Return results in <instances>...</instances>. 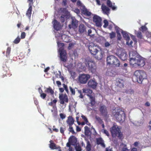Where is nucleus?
<instances>
[{"label":"nucleus","instance_id":"1","mask_svg":"<svg viewBox=\"0 0 151 151\" xmlns=\"http://www.w3.org/2000/svg\"><path fill=\"white\" fill-rule=\"evenodd\" d=\"M129 63L131 65L135 68L138 67H142L145 64V59L141 56L135 54L134 56L132 54L131 56V54H129Z\"/></svg>","mask_w":151,"mask_h":151},{"label":"nucleus","instance_id":"2","mask_svg":"<svg viewBox=\"0 0 151 151\" xmlns=\"http://www.w3.org/2000/svg\"><path fill=\"white\" fill-rule=\"evenodd\" d=\"M134 75L137 78V81L138 83H142L144 79L147 78V75L146 72L142 70H136L134 73Z\"/></svg>","mask_w":151,"mask_h":151},{"label":"nucleus","instance_id":"3","mask_svg":"<svg viewBox=\"0 0 151 151\" xmlns=\"http://www.w3.org/2000/svg\"><path fill=\"white\" fill-rule=\"evenodd\" d=\"M113 115L116 120L119 122H122L125 119V113L121 110H117L116 111L113 113Z\"/></svg>","mask_w":151,"mask_h":151},{"label":"nucleus","instance_id":"4","mask_svg":"<svg viewBox=\"0 0 151 151\" xmlns=\"http://www.w3.org/2000/svg\"><path fill=\"white\" fill-rule=\"evenodd\" d=\"M110 132L113 137L117 136L119 138L121 139L122 137V134L117 126L114 125L110 129Z\"/></svg>","mask_w":151,"mask_h":151},{"label":"nucleus","instance_id":"5","mask_svg":"<svg viewBox=\"0 0 151 151\" xmlns=\"http://www.w3.org/2000/svg\"><path fill=\"white\" fill-rule=\"evenodd\" d=\"M86 66L88 67L89 70L92 73H94L96 70V65L94 60L91 59H86L85 61Z\"/></svg>","mask_w":151,"mask_h":151},{"label":"nucleus","instance_id":"6","mask_svg":"<svg viewBox=\"0 0 151 151\" xmlns=\"http://www.w3.org/2000/svg\"><path fill=\"white\" fill-rule=\"evenodd\" d=\"M87 95L90 99L91 106H93L96 103L95 94L90 89H87Z\"/></svg>","mask_w":151,"mask_h":151},{"label":"nucleus","instance_id":"7","mask_svg":"<svg viewBox=\"0 0 151 151\" xmlns=\"http://www.w3.org/2000/svg\"><path fill=\"white\" fill-rule=\"evenodd\" d=\"M90 75L88 74H82L80 75L78 78L79 82L82 84H85L90 78Z\"/></svg>","mask_w":151,"mask_h":151},{"label":"nucleus","instance_id":"8","mask_svg":"<svg viewBox=\"0 0 151 151\" xmlns=\"http://www.w3.org/2000/svg\"><path fill=\"white\" fill-rule=\"evenodd\" d=\"M99 49V47L93 43H90L88 46V49L91 54L94 55L96 53Z\"/></svg>","mask_w":151,"mask_h":151},{"label":"nucleus","instance_id":"9","mask_svg":"<svg viewBox=\"0 0 151 151\" xmlns=\"http://www.w3.org/2000/svg\"><path fill=\"white\" fill-rule=\"evenodd\" d=\"M60 60L63 62H66L67 60V53L63 48H60L59 49Z\"/></svg>","mask_w":151,"mask_h":151},{"label":"nucleus","instance_id":"10","mask_svg":"<svg viewBox=\"0 0 151 151\" xmlns=\"http://www.w3.org/2000/svg\"><path fill=\"white\" fill-rule=\"evenodd\" d=\"M101 19L97 15H94L93 17V21L95 22L96 25L99 27L101 26Z\"/></svg>","mask_w":151,"mask_h":151},{"label":"nucleus","instance_id":"11","mask_svg":"<svg viewBox=\"0 0 151 151\" xmlns=\"http://www.w3.org/2000/svg\"><path fill=\"white\" fill-rule=\"evenodd\" d=\"M99 111L101 114L105 116L107 115L108 111L107 107L105 105H100L99 108Z\"/></svg>","mask_w":151,"mask_h":151},{"label":"nucleus","instance_id":"12","mask_svg":"<svg viewBox=\"0 0 151 151\" xmlns=\"http://www.w3.org/2000/svg\"><path fill=\"white\" fill-rule=\"evenodd\" d=\"M59 99L60 100V103L61 104H64L65 102L68 103V99L67 95L65 94L64 95L61 94L59 96Z\"/></svg>","mask_w":151,"mask_h":151},{"label":"nucleus","instance_id":"13","mask_svg":"<svg viewBox=\"0 0 151 151\" xmlns=\"http://www.w3.org/2000/svg\"><path fill=\"white\" fill-rule=\"evenodd\" d=\"M104 55V52L101 49L98 50L96 54L94 55L95 56V57L98 60H101L102 59Z\"/></svg>","mask_w":151,"mask_h":151},{"label":"nucleus","instance_id":"14","mask_svg":"<svg viewBox=\"0 0 151 151\" xmlns=\"http://www.w3.org/2000/svg\"><path fill=\"white\" fill-rule=\"evenodd\" d=\"M52 24L54 29L57 31H58L60 29V24L56 19H54L52 21Z\"/></svg>","mask_w":151,"mask_h":151},{"label":"nucleus","instance_id":"15","mask_svg":"<svg viewBox=\"0 0 151 151\" xmlns=\"http://www.w3.org/2000/svg\"><path fill=\"white\" fill-rule=\"evenodd\" d=\"M77 139L76 137L72 135L68 139V143L70 145H75L77 143Z\"/></svg>","mask_w":151,"mask_h":151},{"label":"nucleus","instance_id":"16","mask_svg":"<svg viewBox=\"0 0 151 151\" xmlns=\"http://www.w3.org/2000/svg\"><path fill=\"white\" fill-rule=\"evenodd\" d=\"M72 19L71 24L69 25V27L70 29L71 28H76L78 25V21L75 19L72 18Z\"/></svg>","mask_w":151,"mask_h":151},{"label":"nucleus","instance_id":"17","mask_svg":"<svg viewBox=\"0 0 151 151\" xmlns=\"http://www.w3.org/2000/svg\"><path fill=\"white\" fill-rule=\"evenodd\" d=\"M117 86L122 88L124 87V81L122 78H117L116 80Z\"/></svg>","mask_w":151,"mask_h":151},{"label":"nucleus","instance_id":"18","mask_svg":"<svg viewBox=\"0 0 151 151\" xmlns=\"http://www.w3.org/2000/svg\"><path fill=\"white\" fill-rule=\"evenodd\" d=\"M96 143L97 145H100L103 147L105 148V145L104 143V142L102 138L101 137L96 138Z\"/></svg>","mask_w":151,"mask_h":151},{"label":"nucleus","instance_id":"19","mask_svg":"<svg viewBox=\"0 0 151 151\" xmlns=\"http://www.w3.org/2000/svg\"><path fill=\"white\" fill-rule=\"evenodd\" d=\"M88 86L93 89L96 88L97 83L94 81L92 80H90L88 82Z\"/></svg>","mask_w":151,"mask_h":151},{"label":"nucleus","instance_id":"20","mask_svg":"<svg viewBox=\"0 0 151 151\" xmlns=\"http://www.w3.org/2000/svg\"><path fill=\"white\" fill-rule=\"evenodd\" d=\"M115 56L112 55L108 56L107 58V64L109 65H112L113 63V61L115 60Z\"/></svg>","mask_w":151,"mask_h":151},{"label":"nucleus","instance_id":"21","mask_svg":"<svg viewBox=\"0 0 151 151\" xmlns=\"http://www.w3.org/2000/svg\"><path fill=\"white\" fill-rule=\"evenodd\" d=\"M101 8L104 14L108 15L109 13L110 9L106 5L102 4Z\"/></svg>","mask_w":151,"mask_h":151},{"label":"nucleus","instance_id":"22","mask_svg":"<svg viewBox=\"0 0 151 151\" xmlns=\"http://www.w3.org/2000/svg\"><path fill=\"white\" fill-rule=\"evenodd\" d=\"M78 31L80 33H82L86 32V28L84 24H81L79 25Z\"/></svg>","mask_w":151,"mask_h":151},{"label":"nucleus","instance_id":"23","mask_svg":"<svg viewBox=\"0 0 151 151\" xmlns=\"http://www.w3.org/2000/svg\"><path fill=\"white\" fill-rule=\"evenodd\" d=\"M75 120L71 116H69L67 120V122L68 126L72 125L74 124Z\"/></svg>","mask_w":151,"mask_h":151},{"label":"nucleus","instance_id":"24","mask_svg":"<svg viewBox=\"0 0 151 151\" xmlns=\"http://www.w3.org/2000/svg\"><path fill=\"white\" fill-rule=\"evenodd\" d=\"M45 92L47 94H50L52 96H53L54 95V91L50 86H49L48 88H46Z\"/></svg>","mask_w":151,"mask_h":151},{"label":"nucleus","instance_id":"25","mask_svg":"<svg viewBox=\"0 0 151 151\" xmlns=\"http://www.w3.org/2000/svg\"><path fill=\"white\" fill-rule=\"evenodd\" d=\"M128 55L126 52H122L119 55L120 58L123 61L127 60Z\"/></svg>","mask_w":151,"mask_h":151},{"label":"nucleus","instance_id":"26","mask_svg":"<svg viewBox=\"0 0 151 151\" xmlns=\"http://www.w3.org/2000/svg\"><path fill=\"white\" fill-rule=\"evenodd\" d=\"M121 32L125 40H130V38L127 33L126 32L122 30Z\"/></svg>","mask_w":151,"mask_h":151},{"label":"nucleus","instance_id":"27","mask_svg":"<svg viewBox=\"0 0 151 151\" xmlns=\"http://www.w3.org/2000/svg\"><path fill=\"white\" fill-rule=\"evenodd\" d=\"M54 110H51V111L52 112V115L53 117L55 118L57 117L58 116V111L55 106H53Z\"/></svg>","mask_w":151,"mask_h":151},{"label":"nucleus","instance_id":"28","mask_svg":"<svg viewBox=\"0 0 151 151\" xmlns=\"http://www.w3.org/2000/svg\"><path fill=\"white\" fill-rule=\"evenodd\" d=\"M85 134L87 136H90L91 134V132L90 130V128L87 126L84 127Z\"/></svg>","mask_w":151,"mask_h":151},{"label":"nucleus","instance_id":"29","mask_svg":"<svg viewBox=\"0 0 151 151\" xmlns=\"http://www.w3.org/2000/svg\"><path fill=\"white\" fill-rule=\"evenodd\" d=\"M32 5L29 4V8L28 9L26 14V15L29 17H30L31 14L32 10Z\"/></svg>","mask_w":151,"mask_h":151},{"label":"nucleus","instance_id":"30","mask_svg":"<svg viewBox=\"0 0 151 151\" xmlns=\"http://www.w3.org/2000/svg\"><path fill=\"white\" fill-rule=\"evenodd\" d=\"M50 144H49V147L52 150L56 149L58 147H56V144L53 142L52 140L50 141Z\"/></svg>","mask_w":151,"mask_h":151},{"label":"nucleus","instance_id":"31","mask_svg":"<svg viewBox=\"0 0 151 151\" xmlns=\"http://www.w3.org/2000/svg\"><path fill=\"white\" fill-rule=\"evenodd\" d=\"M106 4L107 5L111 8L112 10H114L116 9V7L113 5L112 3L110 0H107Z\"/></svg>","mask_w":151,"mask_h":151},{"label":"nucleus","instance_id":"32","mask_svg":"<svg viewBox=\"0 0 151 151\" xmlns=\"http://www.w3.org/2000/svg\"><path fill=\"white\" fill-rule=\"evenodd\" d=\"M82 12L85 15H87L88 16L91 15V13L89 12L87 9L85 8L84 6H83V9L82 10Z\"/></svg>","mask_w":151,"mask_h":151},{"label":"nucleus","instance_id":"33","mask_svg":"<svg viewBox=\"0 0 151 151\" xmlns=\"http://www.w3.org/2000/svg\"><path fill=\"white\" fill-rule=\"evenodd\" d=\"M114 59L115 60L113 61V63L112 64V65H114L116 66L119 67L120 65L119 61L117 58L115 57Z\"/></svg>","mask_w":151,"mask_h":151},{"label":"nucleus","instance_id":"34","mask_svg":"<svg viewBox=\"0 0 151 151\" xmlns=\"http://www.w3.org/2000/svg\"><path fill=\"white\" fill-rule=\"evenodd\" d=\"M75 149L76 151H82L81 146L79 143H77L75 145Z\"/></svg>","mask_w":151,"mask_h":151},{"label":"nucleus","instance_id":"35","mask_svg":"<svg viewBox=\"0 0 151 151\" xmlns=\"http://www.w3.org/2000/svg\"><path fill=\"white\" fill-rule=\"evenodd\" d=\"M62 15L66 16L68 13V11L66 8H61L60 9Z\"/></svg>","mask_w":151,"mask_h":151},{"label":"nucleus","instance_id":"36","mask_svg":"<svg viewBox=\"0 0 151 151\" xmlns=\"http://www.w3.org/2000/svg\"><path fill=\"white\" fill-rule=\"evenodd\" d=\"M38 89L39 90V92L40 94V97L42 99H44L46 96V94L45 93H42V91L40 88H39Z\"/></svg>","mask_w":151,"mask_h":151},{"label":"nucleus","instance_id":"37","mask_svg":"<svg viewBox=\"0 0 151 151\" xmlns=\"http://www.w3.org/2000/svg\"><path fill=\"white\" fill-rule=\"evenodd\" d=\"M91 146L89 141H88L86 143V151H91Z\"/></svg>","mask_w":151,"mask_h":151},{"label":"nucleus","instance_id":"38","mask_svg":"<svg viewBox=\"0 0 151 151\" xmlns=\"http://www.w3.org/2000/svg\"><path fill=\"white\" fill-rule=\"evenodd\" d=\"M70 73L73 79H74L76 77V73L75 72L73 71H70Z\"/></svg>","mask_w":151,"mask_h":151},{"label":"nucleus","instance_id":"39","mask_svg":"<svg viewBox=\"0 0 151 151\" xmlns=\"http://www.w3.org/2000/svg\"><path fill=\"white\" fill-rule=\"evenodd\" d=\"M69 89L72 95H75V88H73L71 86L69 87Z\"/></svg>","mask_w":151,"mask_h":151},{"label":"nucleus","instance_id":"40","mask_svg":"<svg viewBox=\"0 0 151 151\" xmlns=\"http://www.w3.org/2000/svg\"><path fill=\"white\" fill-rule=\"evenodd\" d=\"M20 41V38L19 36H18L17 38L13 41L14 43L15 44L18 43Z\"/></svg>","mask_w":151,"mask_h":151},{"label":"nucleus","instance_id":"41","mask_svg":"<svg viewBox=\"0 0 151 151\" xmlns=\"http://www.w3.org/2000/svg\"><path fill=\"white\" fill-rule=\"evenodd\" d=\"M66 16L62 15L60 18V20L62 23H63L65 21V18Z\"/></svg>","mask_w":151,"mask_h":151},{"label":"nucleus","instance_id":"42","mask_svg":"<svg viewBox=\"0 0 151 151\" xmlns=\"http://www.w3.org/2000/svg\"><path fill=\"white\" fill-rule=\"evenodd\" d=\"M11 50V48L10 47H7L6 52V56L9 55L10 53Z\"/></svg>","mask_w":151,"mask_h":151},{"label":"nucleus","instance_id":"43","mask_svg":"<svg viewBox=\"0 0 151 151\" xmlns=\"http://www.w3.org/2000/svg\"><path fill=\"white\" fill-rule=\"evenodd\" d=\"M69 127V128L68 129V130L69 131L71 132L73 134H74L75 133V132L73 129V127H72V125L70 126H70H68Z\"/></svg>","mask_w":151,"mask_h":151},{"label":"nucleus","instance_id":"44","mask_svg":"<svg viewBox=\"0 0 151 151\" xmlns=\"http://www.w3.org/2000/svg\"><path fill=\"white\" fill-rule=\"evenodd\" d=\"M110 37L111 39H112L115 37L116 34L114 32H112L109 34Z\"/></svg>","mask_w":151,"mask_h":151},{"label":"nucleus","instance_id":"45","mask_svg":"<svg viewBox=\"0 0 151 151\" xmlns=\"http://www.w3.org/2000/svg\"><path fill=\"white\" fill-rule=\"evenodd\" d=\"M104 25L103 26L104 27L106 28L109 25V23L108 21L106 19H105L104 21Z\"/></svg>","mask_w":151,"mask_h":151},{"label":"nucleus","instance_id":"46","mask_svg":"<svg viewBox=\"0 0 151 151\" xmlns=\"http://www.w3.org/2000/svg\"><path fill=\"white\" fill-rule=\"evenodd\" d=\"M63 86L64 88V90L65 89L67 93H68L69 91L67 85H66L65 84H63Z\"/></svg>","mask_w":151,"mask_h":151},{"label":"nucleus","instance_id":"47","mask_svg":"<svg viewBox=\"0 0 151 151\" xmlns=\"http://www.w3.org/2000/svg\"><path fill=\"white\" fill-rule=\"evenodd\" d=\"M130 40H127L126 43L128 45L129 47H132V44L133 43V42L132 40L129 41Z\"/></svg>","mask_w":151,"mask_h":151},{"label":"nucleus","instance_id":"48","mask_svg":"<svg viewBox=\"0 0 151 151\" xmlns=\"http://www.w3.org/2000/svg\"><path fill=\"white\" fill-rule=\"evenodd\" d=\"M66 146L69 147V151H74L73 147L71 146V145H70L68 143L66 144Z\"/></svg>","mask_w":151,"mask_h":151},{"label":"nucleus","instance_id":"49","mask_svg":"<svg viewBox=\"0 0 151 151\" xmlns=\"http://www.w3.org/2000/svg\"><path fill=\"white\" fill-rule=\"evenodd\" d=\"M137 36L138 38L140 39H142V33L140 32H137Z\"/></svg>","mask_w":151,"mask_h":151},{"label":"nucleus","instance_id":"50","mask_svg":"<svg viewBox=\"0 0 151 151\" xmlns=\"http://www.w3.org/2000/svg\"><path fill=\"white\" fill-rule=\"evenodd\" d=\"M81 117H82V119L88 125L89 124L87 123L88 122V119H87V118L83 115H82L81 116Z\"/></svg>","mask_w":151,"mask_h":151},{"label":"nucleus","instance_id":"51","mask_svg":"<svg viewBox=\"0 0 151 151\" xmlns=\"http://www.w3.org/2000/svg\"><path fill=\"white\" fill-rule=\"evenodd\" d=\"M91 129L92 130V134L94 136H96L97 134V132L95 129L93 127V126H92L91 127Z\"/></svg>","mask_w":151,"mask_h":151},{"label":"nucleus","instance_id":"52","mask_svg":"<svg viewBox=\"0 0 151 151\" xmlns=\"http://www.w3.org/2000/svg\"><path fill=\"white\" fill-rule=\"evenodd\" d=\"M96 119L97 121L100 124H102L103 121L102 119L99 117H96Z\"/></svg>","mask_w":151,"mask_h":151},{"label":"nucleus","instance_id":"53","mask_svg":"<svg viewBox=\"0 0 151 151\" xmlns=\"http://www.w3.org/2000/svg\"><path fill=\"white\" fill-rule=\"evenodd\" d=\"M26 34L24 32H22L21 35V38L22 39H24L26 37Z\"/></svg>","mask_w":151,"mask_h":151},{"label":"nucleus","instance_id":"54","mask_svg":"<svg viewBox=\"0 0 151 151\" xmlns=\"http://www.w3.org/2000/svg\"><path fill=\"white\" fill-rule=\"evenodd\" d=\"M103 132L104 134H105L107 136H109V134L108 131L105 129H103Z\"/></svg>","mask_w":151,"mask_h":151},{"label":"nucleus","instance_id":"55","mask_svg":"<svg viewBox=\"0 0 151 151\" xmlns=\"http://www.w3.org/2000/svg\"><path fill=\"white\" fill-rule=\"evenodd\" d=\"M65 128L60 127V133L63 134H64V131H65Z\"/></svg>","mask_w":151,"mask_h":151},{"label":"nucleus","instance_id":"56","mask_svg":"<svg viewBox=\"0 0 151 151\" xmlns=\"http://www.w3.org/2000/svg\"><path fill=\"white\" fill-rule=\"evenodd\" d=\"M141 30L142 32H144L146 31L147 30V28L145 25L144 26H142L141 27Z\"/></svg>","mask_w":151,"mask_h":151},{"label":"nucleus","instance_id":"57","mask_svg":"<svg viewBox=\"0 0 151 151\" xmlns=\"http://www.w3.org/2000/svg\"><path fill=\"white\" fill-rule=\"evenodd\" d=\"M60 118L62 119H65L66 117V115L65 114L63 113H60Z\"/></svg>","mask_w":151,"mask_h":151},{"label":"nucleus","instance_id":"58","mask_svg":"<svg viewBox=\"0 0 151 151\" xmlns=\"http://www.w3.org/2000/svg\"><path fill=\"white\" fill-rule=\"evenodd\" d=\"M115 29L117 33H119L120 30L121 31L122 30V29H120L118 27L116 26L115 27Z\"/></svg>","mask_w":151,"mask_h":151},{"label":"nucleus","instance_id":"59","mask_svg":"<svg viewBox=\"0 0 151 151\" xmlns=\"http://www.w3.org/2000/svg\"><path fill=\"white\" fill-rule=\"evenodd\" d=\"M74 46V44L72 43H70L69 45V46L68 47V49L69 50H70L72 47Z\"/></svg>","mask_w":151,"mask_h":151},{"label":"nucleus","instance_id":"60","mask_svg":"<svg viewBox=\"0 0 151 151\" xmlns=\"http://www.w3.org/2000/svg\"><path fill=\"white\" fill-rule=\"evenodd\" d=\"M58 45L59 47H63L64 46V44L63 43H59L58 42Z\"/></svg>","mask_w":151,"mask_h":151},{"label":"nucleus","instance_id":"61","mask_svg":"<svg viewBox=\"0 0 151 151\" xmlns=\"http://www.w3.org/2000/svg\"><path fill=\"white\" fill-rule=\"evenodd\" d=\"M121 151H129V150L127 147H123L122 148Z\"/></svg>","mask_w":151,"mask_h":151},{"label":"nucleus","instance_id":"62","mask_svg":"<svg viewBox=\"0 0 151 151\" xmlns=\"http://www.w3.org/2000/svg\"><path fill=\"white\" fill-rule=\"evenodd\" d=\"M29 4L32 5L33 3V0H27Z\"/></svg>","mask_w":151,"mask_h":151},{"label":"nucleus","instance_id":"63","mask_svg":"<svg viewBox=\"0 0 151 151\" xmlns=\"http://www.w3.org/2000/svg\"><path fill=\"white\" fill-rule=\"evenodd\" d=\"M117 36L118 37V39L119 40H120L121 39V34L119 33H117Z\"/></svg>","mask_w":151,"mask_h":151},{"label":"nucleus","instance_id":"64","mask_svg":"<svg viewBox=\"0 0 151 151\" xmlns=\"http://www.w3.org/2000/svg\"><path fill=\"white\" fill-rule=\"evenodd\" d=\"M106 151H112V148L109 147L106 148Z\"/></svg>","mask_w":151,"mask_h":151}]
</instances>
